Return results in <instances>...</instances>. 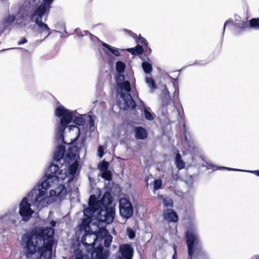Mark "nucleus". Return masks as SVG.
<instances>
[{
  "instance_id": "f257e3e1",
  "label": "nucleus",
  "mask_w": 259,
  "mask_h": 259,
  "mask_svg": "<svg viewBox=\"0 0 259 259\" xmlns=\"http://www.w3.org/2000/svg\"><path fill=\"white\" fill-rule=\"evenodd\" d=\"M186 244L188 247V254L190 259H192L194 255H205L200 240L197 235L192 231L188 230L185 234Z\"/></svg>"
},
{
  "instance_id": "f03ea898",
  "label": "nucleus",
  "mask_w": 259,
  "mask_h": 259,
  "mask_svg": "<svg viewBox=\"0 0 259 259\" xmlns=\"http://www.w3.org/2000/svg\"><path fill=\"white\" fill-rule=\"evenodd\" d=\"M49 12L50 11L34 9L28 15L30 20L34 21L37 25L39 33H48L47 35L44 39H45L52 33V31L48 25L42 22L43 17L45 16H47Z\"/></svg>"
},
{
  "instance_id": "7ed1b4c3",
  "label": "nucleus",
  "mask_w": 259,
  "mask_h": 259,
  "mask_svg": "<svg viewBox=\"0 0 259 259\" xmlns=\"http://www.w3.org/2000/svg\"><path fill=\"white\" fill-rule=\"evenodd\" d=\"M55 114L57 116L61 117L60 119V126L58 128V133L63 137V133L65 128L68 124L73 120V113L71 111L65 108L63 106L60 105L55 109ZM63 141L64 143H66L64 141L63 138Z\"/></svg>"
},
{
  "instance_id": "20e7f679",
  "label": "nucleus",
  "mask_w": 259,
  "mask_h": 259,
  "mask_svg": "<svg viewBox=\"0 0 259 259\" xmlns=\"http://www.w3.org/2000/svg\"><path fill=\"white\" fill-rule=\"evenodd\" d=\"M109 233L108 231L106 228H101L98 231L94 232H86L83 235L81 239V242L84 245H92L94 246L95 245L96 242L98 238L103 239Z\"/></svg>"
},
{
  "instance_id": "39448f33",
  "label": "nucleus",
  "mask_w": 259,
  "mask_h": 259,
  "mask_svg": "<svg viewBox=\"0 0 259 259\" xmlns=\"http://www.w3.org/2000/svg\"><path fill=\"white\" fill-rule=\"evenodd\" d=\"M72 127H77L78 132L76 137L71 140V142L68 144L69 146L65 155V160L67 161L68 163H70L75 159L79 150L78 147L76 145V142L79 136L80 130L79 128L76 125H70V128L71 129Z\"/></svg>"
},
{
  "instance_id": "423d86ee",
  "label": "nucleus",
  "mask_w": 259,
  "mask_h": 259,
  "mask_svg": "<svg viewBox=\"0 0 259 259\" xmlns=\"http://www.w3.org/2000/svg\"><path fill=\"white\" fill-rule=\"evenodd\" d=\"M31 206L28 199L26 197L23 198L19 204V214L24 222L29 221L34 213V210L31 209Z\"/></svg>"
},
{
  "instance_id": "0eeeda50",
  "label": "nucleus",
  "mask_w": 259,
  "mask_h": 259,
  "mask_svg": "<svg viewBox=\"0 0 259 259\" xmlns=\"http://www.w3.org/2000/svg\"><path fill=\"white\" fill-rule=\"evenodd\" d=\"M98 210V219L99 221L106 224H110L113 221L115 213L114 208L102 206Z\"/></svg>"
},
{
  "instance_id": "6e6552de",
  "label": "nucleus",
  "mask_w": 259,
  "mask_h": 259,
  "mask_svg": "<svg viewBox=\"0 0 259 259\" xmlns=\"http://www.w3.org/2000/svg\"><path fill=\"white\" fill-rule=\"evenodd\" d=\"M119 212L121 216L126 219L130 218L133 214L132 205L126 199H121L119 204Z\"/></svg>"
},
{
  "instance_id": "1a4fd4ad",
  "label": "nucleus",
  "mask_w": 259,
  "mask_h": 259,
  "mask_svg": "<svg viewBox=\"0 0 259 259\" xmlns=\"http://www.w3.org/2000/svg\"><path fill=\"white\" fill-rule=\"evenodd\" d=\"M102 206L101 200H98L95 195H91L89 198V207L84 209V214H93Z\"/></svg>"
},
{
  "instance_id": "9d476101",
  "label": "nucleus",
  "mask_w": 259,
  "mask_h": 259,
  "mask_svg": "<svg viewBox=\"0 0 259 259\" xmlns=\"http://www.w3.org/2000/svg\"><path fill=\"white\" fill-rule=\"evenodd\" d=\"M119 252L120 255L118 259H133L134 249L130 244H124L119 246Z\"/></svg>"
},
{
  "instance_id": "9b49d317",
  "label": "nucleus",
  "mask_w": 259,
  "mask_h": 259,
  "mask_svg": "<svg viewBox=\"0 0 259 259\" xmlns=\"http://www.w3.org/2000/svg\"><path fill=\"white\" fill-rule=\"evenodd\" d=\"M122 100L123 101V104L122 108L126 110L128 108H131L134 109L136 107V102L133 100L131 95L129 93L127 94H122L121 95Z\"/></svg>"
},
{
  "instance_id": "f8f14e48",
  "label": "nucleus",
  "mask_w": 259,
  "mask_h": 259,
  "mask_svg": "<svg viewBox=\"0 0 259 259\" xmlns=\"http://www.w3.org/2000/svg\"><path fill=\"white\" fill-rule=\"evenodd\" d=\"M48 171L50 172L46 175V177L48 178V179L58 180V175L61 174V170H59V166L57 164H51L48 169Z\"/></svg>"
},
{
  "instance_id": "ddd939ff",
  "label": "nucleus",
  "mask_w": 259,
  "mask_h": 259,
  "mask_svg": "<svg viewBox=\"0 0 259 259\" xmlns=\"http://www.w3.org/2000/svg\"><path fill=\"white\" fill-rule=\"evenodd\" d=\"M163 218L168 223H176L178 221V216L173 209H167L163 214Z\"/></svg>"
},
{
  "instance_id": "4468645a",
  "label": "nucleus",
  "mask_w": 259,
  "mask_h": 259,
  "mask_svg": "<svg viewBox=\"0 0 259 259\" xmlns=\"http://www.w3.org/2000/svg\"><path fill=\"white\" fill-rule=\"evenodd\" d=\"M135 137L137 140H144L147 138L148 132L144 127L142 126H137L135 128Z\"/></svg>"
},
{
  "instance_id": "2eb2a0df",
  "label": "nucleus",
  "mask_w": 259,
  "mask_h": 259,
  "mask_svg": "<svg viewBox=\"0 0 259 259\" xmlns=\"http://www.w3.org/2000/svg\"><path fill=\"white\" fill-rule=\"evenodd\" d=\"M16 20V17L14 15H9L6 18H5L2 24V31L4 32L7 29H8L12 26L14 22Z\"/></svg>"
},
{
  "instance_id": "dca6fc26",
  "label": "nucleus",
  "mask_w": 259,
  "mask_h": 259,
  "mask_svg": "<svg viewBox=\"0 0 259 259\" xmlns=\"http://www.w3.org/2000/svg\"><path fill=\"white\" fill-rule=\"evenodd\" d=\"M65 147L63 145H60L57 148V150L55 152L54 155V160L57 162H59L64 157L65 152Z\"/></svg>"
},
{
  "instance_id": "f3484780",
  "label": "nucleus",
  "mask_w": 259,
  "mask_h": 259,
  "mask_svg": "<svg viewBox=\"0 0 259 259\" xmlns=\"http://www.w3.org/2000/svg\"><path fill=\"white\" fill-rule=\"evenodd\" d=\"M101 200L102 206L103 207H109V205H111L112 203V197L110 192H105Z\"/></svg>"
},
{
  "instance_id": "a211bd4d",
  "label": "nucleus",
  "mask_w": 259,
  "mask_h": 259,
  "mask_svg": "<svg viewBox=\"0 0 259 259\" xmlns=\"http://www.w3.org/2000/svg\"><path fill=\"white\" fill-rule=\"evenodd\" d=\"M126 51L134 55H140L144 52L143 47L140 45H137L135 48L127 49Z\"/></svg>"
},
{
  "instance_id": "6ab92c4d",
  "label": "nucleus",
  "mask_w": 259,
  "mask_h": 259,
  "mask_svg": "<svg viewBox=\"0 0 259 259\" xmlns=\"http://www.w3.org/2000/svg\"><path fill=\"white\" fill-rule=\"evenodd\" d=\"M54 0H42L41 4L35 9L50 11L51 5Z\"/></svg>"
},
{
  "instance_id": "aec40b11",
  "label": "nucleus",
  "mask_w": 259,
  "mask_h": 259,
  "mask_svg": "<svg viewBox=\"0 0 259 259\" xmlns=\"http://www.w3.org/2000/svg\"><path fill=\"white\" fill-rule=\"evenodd\" d=\"M47 197V190L40 189L38 190V193L37 196L35 199V201L40 204L41 201H44L46 200Z\"/></svg>"
},
{
  "instance_id": "412c9836",
  "label": "nucleus",
  "mask_w": 259,
  "mask_h": 259,
  "mask_svg": "<svg viewBox=\"0 0 259 259\" xmlns=\"http://www.w3.org/2000/svg\"><path fill=\"white\" fill-rule=\"evenodd\" d=\"M175 163L179 169H182L185 167V163L182 159V156L179 153H178L176 155Z\"/></svg>"
},
{
  "instance_id": "4be33fe9",
  "label": "nucleus",
  "mask_w": 259,
  "mask_h": 259,
  "mask_svg": "<svg viewBox=\"0 0 259 259\" xmlns=\"http://www.w3.org/2000/svg\"><path fill=\"white\" fill-rule=\"evenodd\" d=\"M94 245V246L92 245H85V246H91L92 248H94L93 253L92 254V256L94 257V254L95 253V255L97 254H103V246L102 244H100L98 245L97 247H95Z\"/></svg>"
},
{
  "instance_id": "5701e85b",
  "label": "nucleus",
  "mask_w": 259,
  "mask_h": 259,
  "mask_svg": "<svg viewBox=\"0 0 259 259\" xmlns=\"http://www.w3.org/2000/svg\"><path fill=\"white\" fill-rule=\"evenodd\" d=\"M146 82L148 84V87L150 88L151 92H153L155 89H157V85L156 84L155 81L152 78L146 77Z\"/></svg>"
},
{
  "instance_id": "b1692460",
  "label": "nucleus",
  "mask_w": 259,
  "mask_h": 259,
  "mask_svg": "<svg viewBox=\"0 0 259 259\" xmlns=\"http://www.w3.org/2000/svg\"><path fill=\"white\" fill-rule=\"evenodd\" d=\"M139 101L141 104L143 105L144 107V113L145 118L148 120H152L154 118L152 114L147 110L146 107L145 106L144 103L141 99H139Z\"/></svg>"
},
{
  "instance_id": "393cba45",
  "label": "nucleus",
  "mask_w": 259,
  "mask_h": 259,
  "mask_svg": "<svg viewBox=\"0 0 259 259\" xmlns=\"http://www.w3.org/2000/svg\"><path fill=\"white\" fill-rule=\"evenodd\" d=\"M142 67L145 73L149 74L152 71V65L147 62H143L142 63Z\"/></svg>"
},
{
  "instance_id": "a878e982",
  "label": "nucleus",
  "mask_w": 259,
  "mask_h": 259,
  "mask_svg": "<svg viewBox=\"0 0 259 259\" xmlns=\"http://www.w3.org/2000/svg\"><path fill=\"white\" fill-rule=\"evenodd\" d=\"M125 69V64L122 61H118L116 63V69L118 73H123Z\"/></svg>"
},
{
  "instance_id": "bb28decb",
  "label": "nucleus",
  "mask_w": 259,
  "mask_h": 259,
  "mask_svg": "<svg viewBox=\"0 0 259 259\" xmlns=\"http://www.w3.org/2000/svg\"><path fill=\"white\" fill-rule=\"evenodd\" d=\"M250 27L254 29H259V17L250 20Z\"/></svg>"
},
{
  "instance_id": "cd10ccee",
  "label": "nucleus",
  "mask_w": 259,
  "mask_h": 259,
  "mask_svg": "<svg viewBox=\"0 0 259 259\" xmlns=\"http://www.w3.org/2000/svg\"><path fill=\"white\" fill-rule=\"evenodd\" d=\"M64 192V194H65L66 192V189L65 188V186L64 185L62 186V190L58 193L57 194L56 191L54 190H52L50 191V197H53V196H57L58 197L61 198L62 195L61 194Z\"/></svg>"
},
{
  "instance_id": "c85d7f7f",
  "label": "nucleus",
  "mask_w": 259,
  "mask_h": 259,
  "mask_svg": "<svg viewBox=\"0 0 259 259\" xmlns=\"http://www.w3.org/2000/svg\"><path fill=\"white\" fill-rule=\"evenodd\" d=\"M78 166V162L77 160H76L69 166V173L72 175H75V174L76 172Z\"/></svg>"
},
{
  "instance_id": "c756f323",
  "label": "nucleus",
  "mask_w": 259,
  "mask_h": 259,
  "mask_svg": "<svg viewBox=\"0 0 259 259\" xmlns=\"http://www.w3.org/2000/svg\"><path fill=\"white\" fill-rule=\"evenodd\" d=\"M73 122L78 125H83L85 123L84 119L81 116H74L73 114Z\"/></svg>"
},
{
  "instance_id": "7c9ffc66",
  "label": "nucleus",
  "mask_w": 259,
  "mask_h": 259,
  "mask_svg": "<svg viewBox=\"0 0 259 259\" xmlns=\"http://www.w3.org/2000/svg\"><path fill=\"white\" fill-rule=\"evenodd\" d=\"M101 177L106 181H110L112 179V175L111 172L108 169L102 171Z\"/></svg>"
},
{
  "instance_id": "2f4dec72",
  "label": "nucleus",
  "mask_w": 259,
  "mask_h": 259,
  "mask_svg": "<svg viewBox=\"0 0 259 259\" xmlns=\"http://www.w3.org/2000/svg\"><path fill=\"white\" fill-rule=\"evenodd\" d=\"M119 85L121 89H124L127 93L131 91L130 83L128 80L123 81Z\"/></svg>"
},
{
  "instance_id": "473e14b6",
  "label": "nucleus",
  "mask_w": 259,
  "mask_h": 259,
  "mask_svg": "<svg viewBox=\"0 0 259 259\" xmlns=\"http://www.w3.org/2000/svg\"><path fill=\"white\" fill-rule=\"evenodd\" d=\"M109 163L105 160H103L100 163L98 164V168L101 171H105L108 169Z\"/></svg>"
},
{
  "instance_id": "72a5a7b5",
  "label": "nucleus",
  "mask_w": 259,
  "mask_h": 259,
  "mask_svg": "<svg viewBox=\"0 0 259 259\" xmlns=\"http://www.w3.org/2000/svg\"><path fill=\"white\" fill-rule=\"evenodd\" d=\"M136 39V41L138 44H140L144 45L145 48H148V42L147 40L143 37H142L140 34H139V36L135 38Z\"/></svg>"
},
{
  "instance_id": "f704fd0d",
  "label": "nucleus",
  "mask_w": 259,
  "mask_h": 259,
  "mask_svg": "<svg viewBox=\"0 0 259 259\" xmlns=\"http://www.w3.org/2000/svg\"><path fill=\"white\" fill-rule=\"evenodd\" d=\"M104 245L106 247L110 246L111 242L112 241L113 237L110 234H108L105 238H104Z\"/></svg>"
},
{
  "instance_id": "c9c22d12",
  "label": "nucleus",
  "mask_w": 259,
  "mask_h": 259,
  "mask_svg": "<svg viewBox=\"0 0 259 259\" xmlns=\"http://www.w3.org/2000/svg\"><path fill=\"white\" fill-rule=\"evenodd\" d=\"M238 27L241 30H245L246 29L250 28V21L249 22L243 21L241 23L238 24Z\"/></svg>"
},
{
  "instance_id": "e433bc0d",
  "label": "nucleus",
  "mask_w": 259,
  "mask_h": 259,
  "mask_svg": "<svg viewBox=\"0 0 259 259\" xmlns=\"http://www.w3.org/2000/svg\"><path fill=\"white\" fill-rule=\"evenodd\" d=\"M54 179H48V178L44 180L41 184V187L42 189L47 190L51 186L50 183L51 181H53Z\"/></svg>"
},
{
  "instance_id": "4c0bfd02",
  "label": "nucleus",
  "mask_w": 259,
  "mask_h": 259,
  "mask_svg": "<svg viewBox=\"0 0 259 259\" xmlns=\"http://www.w3.org/2000/svg\"><path fill=\"white\" fill-rule=\"evenodd\" d=\"M164 205L166 207H172L173 206V201L171 198H165L163 199Z\"/></svg>"
},
{
  "instance_id": "58836bf2",
  "label": "nucleus",
  "mask_w": 259,
  "mask_h": 259,
  "mask_svg": "<svg viewBox=\"0 0 259 259\" xmlns=\"http://www.w3.org/2000/svg\"><path fill=\"white\" fill-rule=\"evenodd\" d=\"M40 2L41 0H29V5L31 7H34V8L32 9V10L30 11V13L41 4Z\"/></svg>"
},
{
  "instance_id": "ea45409f",
  "label": "nucleus",
  "mask_w": 259,
  "mask_h": 259,
  "mask_svg": "<svg viewBox=\"0 0 259 259\" xmlns=\"http://www.w3.org/2000/svg\"><path fill=\"white\" fill-rule=\"evenodd\" d=\"M75 259H85L82 251L80 249H76L75 252Z\"/></svg>"
},
{
  "instance_id": "a19ab883",
  "label": "nucleus",
  "mask_w": 259,
  "mask_h": 259,
  "mask_svg": "<svg viewBox=\"0 0 259 259\" xmlns=\"http://www.w3.org/2000/svg\"><path fill=\"white\" fill-rule=\"evenodd\" d=\"M162 182L160 179H157L154 182V190H158L162 187Z\"/></svg>"
},
{
  "instance_id": "79ce46f5",
  "label": "nucleus",
  "mask_w": 259,
  "mask_h": 259,
  "mask_svg": "<svg viewBox=\"0 0 259 259\" xmlns=\"http://www.w3.org/2000/svg\"><path fill=\"white\" fill-rule=\"evenodd\" d=\"M127 233L128 237L130 239H133L135 237L136 234L135 232L130 228L127 229Z\"/></svg>"
},
{
  "instance_id": "37998d69",
  "label": "nucleus",
  "mask_w": 259,
  "mask_h": 259,
  "mask_svg": "<svg viewBox=\"0 0 259 259\" xmlns=\"http://www.w3.org/2000/svg\"><path fill=\"white\" fill-rule=\"evenodd\" d=\"M123 31L134 38H137V34L134 33L132 31H131L130 30H128L127 29H124L123 30Z\"/></svg>"
},
{
  "instance_id": "c03bdc74",
  "label": "nucleus",
  "mask_w": 259,
  "mask_h": 259,
  "mask_svg": "<svg viewBox=\"0 0 259 259\" xmlns=\"http://www.w3.org/2000/svg\"><path fill=\"white\" fill-rule=\"evenodd\" d=\"M109 51L116 56H119L120 55V52L117 49H114L112 48H110Z\"/></svg>"
},
{
  "instance_id": "a18cd8bd",
  "label": "nucleus",
  "mask_w": 259,
  "mask_h": 259,
  "mask_svg": "<svg viewBox=\"0 0 259 259\" xmlns=\"http://www.w3.org/2000/svg\"><path fill=\"white\" fill-rule=\"evenodd\" d=\"M99 156L102 158L104 155V151L102 146H100L98 148Z\"/></svg>"
},
{
  "instance_id": "49530a36",
  "label": "nucleus",
  "mask_w": 259,
  "mask_h": 259,
  "mask_svg": "<svg viewBox=\"0 0 259 259\" xmlns=\"http://www.w3.org/2000/svg\"><path fill=\"white\" fill-rule=\"evenodd\" d=\"M75 33L79 37H82L83 36V34L79 28H77L75 29Z\"/></svg>"
},
{
  "instance_id": "de8ad7c7",
  "label": "nucleus",
  "mask_w": 259,
  "mask_h": 259,
  "mask_svg": "<svg viewBox=\"0 0 259 259\" xmlns=\"http://www.w3.org/2000/svg\"><path fill=\"white\" fill-rule=\"evenodd\" d=\"M27 42V39H26V38L22 37L18 42V45H21L26 43Z\"/></svg>"
},
{
  "instance_id": "09e8293b",
  "label": "nucleus",
  "mask_w": 259,
  "mask_h": 259,
  "mask_svg": "<svg viewBox=\"0 0 259 259\" xmlns=\"http://www.w3.org/2000/svg\"><path fill=\"white\" fill-rule=\"evenodd\" d=\"M94 259H106V257L105 256L104 254H97V255H95Z\"/></svg>"
},
{
  "instance_id": "8fccbe9b",
  "label": "nucleus",
  "mask_w": 259,
  "mask_h": 259,
  "mask_svg": "<svg viewBox=\"0 0 259 259\" xmlns=\"http://www.w3.org/2000/svg\"><path fill=\"white\" fill-rule=\"evenodd\" d=\"M103 46L104 47H105V48H107L109 50H110V48H111V46L110 45H109L108 44H106V43H105L104 42L103 44Z\"/></svg>"
},
{
  "instance_id": "3c124183",
  "label": "nucleus",
  "mask_w": 259,
  "mask_h": 259,
  "mask_svg": "<svg viewBox=\"0 0 259 259\" xmlns=\"http://www.w3.org/2000/svg\"><path fill=\"white\" fill-rule=\"evenodd\" d=\"M145 52H148L149 54H150L151 52V49L148 47V48H145Z\"/></svg>"
},
{
  "instance_id": "603ef678",
  "label": "nucleus",
  "mask_w": 259,
  "mask_h": 259,
  "mask_svg": "<svg viewBox=\"0 0 259 259\" xmlns=\"http://www.w3.org/2000/svg\"><path fill=\"white\" fill-rule=\"evenodd\" d=\"M252 172L257 176V177H259V170H256L252 171Z\"/></svg>"
},
{
  "instance_id": "864d4df0",
  "label": "nucleus",
  "mask_w": 259,
  "mask_h": 259,
  "mask_svg": "<svg viewBox=\"0 0 259 259\" xmlns=\"http://www.w3.org/2000/svg\"><path fill=\"white\" fill-rule=\"evenodd\" d=\"M90 124L91 126H93L94 125V121L93 119L90 118Z\"/></svg>"
},
{
  "instance_id": "5fc2aeb1",
  "label": "nucleus",
  "mask_w": 259,
  "mask_h": 259,
  "mask_svg": "<svg viewBox=\"0 0 259 259\" xmlns=\"http://www.w3.org/2000/svg\"><path fill=\"white\" fill-rule=\"evenodd\" d=\"M51 225L52 227H55L56 226V222L54 221V220H52L51 222Z\"/></svg>"
},
{
  "instance_id": "6e6d98bb",
  "label": "nucleus",
  "mask_w": 259,
  "mask_h": 259,
  "mask_svg": "<svg viewBox=\"0 0 259 259\" xmlns=\"http://www.w3.org/2000/svg\"><path fill=\"white\" fill-rule=\"evenodd\" d=\"M172 259H177V251H175L173 256H172Z\"/></svg>"
},
{
  "instance_id": "4d7b16f0",
  "label": "nucleus",
  "mask_w": 259,
  "mask_h": 259,
  "mask_svg": "<svg viewBox=\"0 0 259 259\" xmlns=\"http://www.w3.org/2000/svg\"><path fill=\"white\" fill-rule=\"evenodd\" d=\"M92 240L91 241L93 242V240L92 239V238H87L86 239V242L87 243H90V241Z\"/></svg>"
},
{
  "instance_id": "13d9d810",
  "label": "nucleus",
  "mask_w": 259,
  "mask_h": 259,
  "mask_svg": "<svg viewBox=\"0 0 259 259\" xmlns=\"http://www.w3.org/2000/svg\"><path fill=\"white\" fill-rule=\"evenodd\" d=\"M173 249H174V252L177 251V247L175 244H174V245H173Z\"/></svg>"
},
{
  "instance_id": "bf43d9fd",
  "label": "nucleus",
  "mask_w": 259,
  "mask_h": 259,
  "mask_svg": "<svg viewBox=\"0 0 259 259\" xmlns=\"http://www.w3.org/2000/svg\"><path fill=\"white\" fill-rule=\"evenodd\" d=\"M82 33L83 34V36H85V35H87L88 34V33L89 32H88V31L85 30V31H84Z\"/></svg>"
},
{
  "instance_id": "052dcab7",
  "label": "nucleus",
  "mask_w": 259,
  "mask_h": 259,
  "mask_svg": "<svg viewBox=\"0 0 259 259\" xmlns=\"http://www.w3.org/2000/svg\"><path fill=\"white\" fill-rule=\"evenodd\" d=\"M228 21H226L225 22V24H224V30H225V29L226 26V24H227V23H228Z\"/></svg>"
},
{
  "instance_id": "680f3d73",
  "label": "nucleus",
  "mask_w": 259,
  "mask_h": 259,
  "mask_svg": "<svg viewBox=\"0 0 259 259\" xmlns=\"http://www.w3.org/2000/svg\"><path fill=\"white\" fill-rule=\"evenodd\" d=\"M223 168L227 169H229V170H237V169H236L229 168H227V167H223Z\"/></svg>"
}]
</instances>
